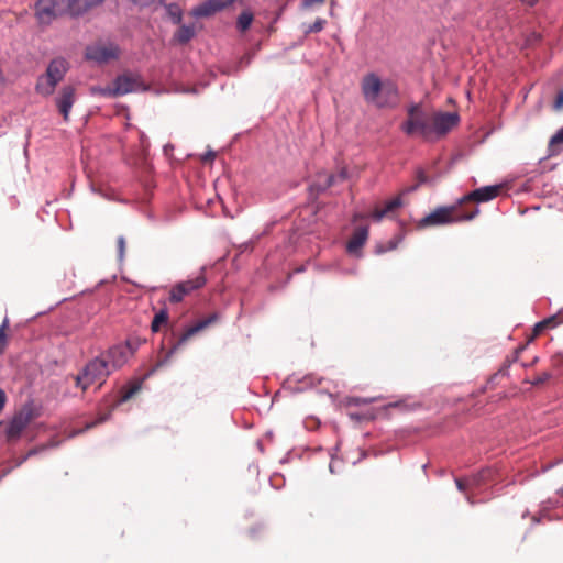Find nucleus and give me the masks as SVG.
<instances>
[{
  "instance_id": "b1692460",
  "label": "nucleus",
  "mask_w": 563,
  "mask_h": 563,
  "mask_svg": "<svg viewBox=\"0 0 563 563\" xmlns=\"http://www.w3.org/2000/svg\"><path fill=\"white\" fill-rule=\"evenodd\" d=\"M252 20H253V16L251 13H247V12L241 13L238 18V23H236L238 29L242 32L247 30L252 23Z\"/></svg>"
},
{
  "instance_id": "5701e85b",
  "label": "nucleus",
  "mask_w": 563,
  "mask_h": 563,
  "mask_svg": "<svg viewBox=\"0 0 563 563\" xmlns=\"http://www.w3.org/2000/svg\"><path fill=\"white\" fill-rule=\"evenodd\" d=\"M92 96H103V97H117L113 86L99 87L93 86L89 89Z\"/></svg>"
},
{
  "instance_id": "7c9ffc66",
  "label": "nucleus",
  "mask_w": 563,
  "mask_h": 563,
  "mask_svg": "<svg viewBox=\"0 0 563 563\" xmlns=\"http://www.w3.org/2000/svg\"><path fill=\"white\" fill-rule=\"evenodd\" d=\"M563 143V126L556 131V133L551 137L549 146L552 151H554V146Z\"/></svg>"
},
{
  "instance_id": "c756f323",
  "label": "nucleus",
  "mask_w": 563,
  "mask_h": 563,
  "mask_svg": "<svg viewBox=\"0 0 563 563\" xmlns=\"http://www.w3.org/2000/svg\"><path fill=\"white\" fill-rule=\"evenodd\" d=\"M563 143V126L556 131V133L551 137L549 146L552 151H554V146Z\"/></svg>"
},
{
  "instance_id": "2eb2a0df",
  "label": "nucleus",
  "mask_w": 563,
  "mask_h": 563,
  "mask_svg": "<svg viewBox=\"0 0 563 563\" xmlns=\"http://www.w3.org/2000/svg\"><path fill=\"white\" fill-rule=\"evenodd\" d=\"M113 87L117 96H122L143 89L142 84L137 80V78L128 75L117 77L113 82Z\"/></svg>"
},
{
  "instance_id": "2f4dec72",
  "label": "nucleus",
  "mask_w": 563,
  "mask_h": 563,
  "mask_svg": "<svg viewBox=\"0 0 563 563\" xmlns=\"http://www.w3.org/2000/svg\"><path fill=\"white\" fill-rule=\"evenodd\" d=\"M563 143V126L556 131V133L551 137L549 146L552 151H554V146Z\"/></svg>"
},
{
  "instance_id": "bb28decb",
  "label": "nucleus",
  "mask_w": 563,
  "mask_h": 563,
  "mask_svg": "<svg viewBox=\"0 0 563 563\" xmlns=\"http://www.w3.org/2000/svg\"><path fill=\"white\" fill-rule=\"evenodd\" d=\"M321 382V379L319 378H316L314 376L312 375H308V376H305L302 378V380H299V383L301 384L300 387H298V390H303L308 387H313L316 385H318L319 383Z\"/></svg>"
},
{
  "instance_id": "f704fd0d",
  "label": "nucleus",
  "mask_w": 563,
  "mask_h": 563,
  "mask_svg": "<svg viewBox=\"0 0 563 563\" xmlns=\"http://www.w3.org/2000/svg\"><path fill=\"white\" fill-rule=\"evenodd\" d=\"M550 378H551V373L543 372V373L539 374L536 378H533L531 380V384L532 385H540V384L545 383Z\"/></svg>"
},
{
  "instance_id": "6ab92c4d",
  "label": "nucleus",
  "mask_w": 563,
  "mask_h": 563,
  "mask_svg": "<svg viewBox=\"0 0 563 563\" xmlns=\"http://www.w3.org/2000/svg\"><path fill=\"white\" fill-rule=\"evenodd\" d=\"M323 177L324 178V181L321 183H314L313 185H311V188L318 192L320 191H324L327 190L329 187H331L332 185L335 184V181L340 178L342 180L346 179L347 177V173L345 169H342L339 175H328V174H324V173H320L319 174V178Z\"/></svg>"
},
{
  "instance_id": "72a5a7b5",
  "label": "nucleus",
  "mask_w": 563,
  "mask_h": 563,
  "mask_svg": "<svg viewBox=\"0 0 563 563\" xmlns=\"http://www.w3.org/2000/svg\"><path fill=\"white\" fill-rule=\"evenodd\" d=\"M554 322V318L544 319L534 325V334H539L545 327L551 325Z\"/></svg>"
},
{
  "instance_id": "a878e982",
  "label": "nucleus",
  "mask_w": 563,
  "mask_h": 563,
  "mask_svg": "<svg viewBox=\"0 0 563 563\" xmlns=\"http://www.w3.org/2000/svg\"><path fill=\"white\" fill-rule=\"evenodd\" d=\"M325 23L327 22L324 19L318 18L312 24L308 25L305 29V33H318L323 30Z\"/></svg>"
},
{
  "instance_id": "ddd939ff",
  "label": "nucleus",
  "mask_w": 563,
  "mask_h": 563,
  "mask_svg": "<svg viewBox=\"0 0 563 563\" xmlns=\"http://www.w3.org/2000/svg\"><path fill=\"white\" fill-rule=\"evenodd\" d=\"M233 0H207L192 10L197 18H206L229 7Z\"/></svg>"
},
{
  "instance_id": "9b49d317",
  "label": "nucleus",
  "mask_w": 563,
  "mask_h": 563,
  "mask_svg": "<svg viewBox=\"0 0 563 563\" xmlns=\"http://www.w3.org/2000/svg\"><path fill=\"white\" fill-rule=\"evenodd\" d=\"M76 101V89L71 85L62 87L58 95L55 98L56 107L59 113L63 115L65 122L69 121V114L71 108Z\"/></svg>"
},
{
  "instance_id": "58836bf2",
  "label": "nucleus",
  "mask_w": 563,
  "mask_h": 563,
  "mask_svg": "<svg viewBox=\"0 0 563 563\" xmlns=\"http://www.w3.org/2000/svg\"><path fill=\"white\" fill-rule=\"evenodd\" d=\"M554 108L556 110H560L563 108V91H560L556 96V99H555V102H554Z\"/></svg>"
},
{
  "instance_id": "423d86ee",
  "label": "nucleus",
  "mask_w": 563,
  "mask_h": 563,
  "mask_svg": "<svg viewBox=\"0 0 563 563\" xmlns=\"http://www.w3.org/2000/svg\"><path fill=\"white\" fill-rule=\"evenodd\" d=\"M478 208L464 216H455L454 207H440L419 221V227L442 225L461 220H472L478 213Z\"/></svg>"
},
{
  "instance_id": "4be33fe9",
  "label": "nucleus",
  "mask_w": 563,
  "mask_h": 563,
  "mask_svg": "<svg viewBox=\"0 0 563 563\" xmlns=\"http://www.w3.org/2000/svg\"><path fill=\"white\" fill-rule=\"evenodd\" d=\"M168 320V312L165 309H162L157 312L152 321L151 329L153 332H157L163 323H166Z\"/></svg>"
},
{
  "instance_id": "393cba45",
  "label": "nucleus",
  "mask_w": 563,
  "mask_h": 563,
  "mask_svg": "<svg viewBox=\"0 0 563 563\" xmlns=\"http://www.w3.org/2000/svg\"><path fill=\"white\" fill-rule=\"evenodd\" d=\"M8 327H9V321L5 318L2 322V324L0 325V355L4 352V350L7 347L8 340H7L5 330L8 329Z\"/></svg>"
},
{
  "instance_id": "9d476101",
  "label": "nucleus",
  "mask_w": 563,
  "mask_h": 563,
  "mask_svg": "<svg viewBox=\"0 0 563 563\" xmlns=\"http://www.w3.org/2000/svg\"><path fill=\"white\" fill-rule=\"evenodd\" d=\"M206 282L203 273H200L195 278L176 284L170 290L169 300L172 302H180L185 296L201 288Z\"/></svg>"
},
{
  "instance_id": "aec40b11",
  "label": "nucleus",
  "mask_w": 563,
  "mask_h": 563,
  "mask_svg": "<svg viewBox=\"0 0 563 563\" xmlns=\"http://www.w3.org/2000/svg\"><path fill=\"white\" fill-rule=\"evenodd\" d=\"M104 0H70L75 15H82L93 7L101 4Z\"/></svg>"
},
{
  "instance_id": "f3484780",
  "label": "nucleus",
  "mask_w": 563,
  "mask_h": 563,
  "mask_svg": "<svg viewBox=\"0 0 563 563\" xmlns=\"http://www.w3.org/2000/svg\"><path fill=\"white\" fill-rule=\"evenodd\" d=\"M368 238V228L360 227L355 230L352 238L347 242L346 250L350 254L360 256V251Z\"/></svg>"
},
{
  "instance_id": "ea45409f",
  "label": "nucleus",
  "mask_w": 563,
  "mask_h": 563,
  "mask_svg": "<svg viewBox=\"0 0 563 563\" xmlns=\"http://www.w3.org/2000/svg\"><path fill=\"white\" fill-rule=\"evenodd\" d=\"M374 399H368V398H356L354 399V404L356 405H366V404H369L372 402Z\"/></svg>"
},
{
  "instance_id": "49530a36",
  "label": "nucleus",
  "mask_w": 563,
  "mask_h": 563,
  "mask_svg": "<svg viewBox=\"0 0 563 563\" xmlns=\"http://www.w3.org/2000/svg\"><path fill=\"white\" fill-rule=\"evenodd\" d=\"M558 494L563 497V486L558 490Z\"/></svg>"
},
{
  "instance_id": "dca6fc26",
  "label": "nucleus",
  "mask_w": 563,
  "mask_h": 563,
  "mask_svg": "<svg viewBox=\"0 0 563 563\" xmlns=\"http://www.w3.org/2000/svg\"><path fill=\"white\" fill-rule=\"evenodd\" d=\"M500 189H501L500 185L481 187V188L473 190L468 195H466L462 199V201H464V200H474L477 202L490 201L498 196Z\"/></svg>"
},
{
  "instance_id": "cd10ccee",
  "label": "nucleus",
  "mask_w": 563,
  "mask_h": 563,
  "mask_svg": "<svg viewBox=\"0 0 563 563\" xmlns=\"http://www.w3.org/2000/svg\"><path fill=\"white\" fill-rule=\"evenodd\" d=\"M140 389V385H133L126 389L123 390L122 396L119 400V404L128 401L130 398H132Z\"/></svg>"
},
{
  "instance_id": "39448f33",
  "label": "nucleus",
  "mask_w": 563,
  "mask_h": 563,
  "mask_svg": "<svg viewBox=\"0 0 563 563\" xmlns=\"http://www.w3.org/2000/svg\"><path fill=\"white\" fill-rule=\"evenodd\" d=\"M431 114L426 113L419 104L408 109V119L402 122L401 130L408 136L419 135L431 141Z\"/></svg>"
},
{
  "instance_id": "0eeeda50",
  "label": "nucleus",
  "mask_w": 563,
  "mask_h": 563,
  "mask_svg": "<svg viewBox=\"0 0 563 563\" xmlns=\"http://www.w3.org/2000/svg\"><path fill=\"white\" fill-rule=\"evenodd\" d=\"M431 141L448 134L460 122L456 112H434L431 114Z\"/></svg>"
},
{
  "instance_id": "a211bd4d",
  "label": "nucleus",
  "mask_w": 563,
  "mask_h": 563,
  "mask_svg": "<svg viewBox=\"0 0 563 563\" xmlns=\"http://www.w3.org/2000/svg\"><path fill=\"white\" fill-rule=\"evenodd\" d=\"M492 475L490 470H483L476 475L467 477L465 479L456 478L455 484L460 492H464L468 487H476L481 485L483 482L487 481Z\"/></svg>"
},
{
  "instance_id": "37998d69",
  "label": "nucleus",
  "mask_w": 563,
  "mask_h": 563,
  "mask_svg": "<svg viewBox=\"0 0 563 563\" xmlns=\"http://www.w3.org/2000/svg\"><path fill=\"white\" fill-rule=\"evenodd\" d=\"M538 0H521L522 3L527 4V5H534L537 3Z\"/></svg>"
},
{
  "instance_id": "6e6552de",
  "label": "nucleus",
  "mask_w": 563,
  "mask_h": 563,
  "mask_svg": "<svg viewBox=\"0 0 563 563\" xmlns=\"http://www.w3.org/2000/svg\"><path fill=\"white\" fill-rule=\"evenodd\" d=\"M132 354L133 351L130 344L125 343L110 347L108 351L101 353L100 356L106 361V364L112 373L126 364Z\"/></svg>"
},
{
  "instance_id": "4c0bfd02",
  "label": "nucleus",
  "mask_w": 563,
  "mask_h": 563,
  "mask_svg": "<svg viewBox=\"0 0 563 563\" xmlns=\"http://www.w3.org/2000/svg\"><path fill=\"white\" fill-rule=\"evenodd\" d=\"M388 214L387 213V210H385L384 208L383 209H377L375 210L373 213H372V218L376 221V222H379L383 220V218Z\"/></svg>"
},
{
  "instance_id": "473e14b6",
  "label": "nucleus",
  "mask_w": 563,
  "mask_h": 563,
  "mask_svg": "<svg viewBox=\"0 0 563 563\" xmlns=\"http://www.w3.org/2000/svg\"><path fill=\"white\" fill-rule=\"evenodd\" d=\"M402 205L401 198L396 197L394 199H390L385 203L384 209L387 210V213L394 211L395 209L399 208Z\"/></svg>"
},
{
  "instance_id": "e433bc0d",
  "label": "nucleus",
  "mask_w": 563,
  "mask_h": 563,
  "mask_svg": "<svg viewBox=\"0 0 563 563\" xmlns=\"http://www.w3.org/2000/svg\"><path fill=\"white\" fill-rule=\"evenodd\" d=\"M118 255H119V260L122 261L123 257H124V252H125V239L124 236H119L118 238Z\"/></svg>"
},
{
  "instance_id": "412c9836",
  "label": "nucleus",
  "mask_w": 563,
  "mask_h": 563,
  "mask_svg": "<svg viewBox=\"0 0 563 563\" xmlns=\"http://www.w3.org/2000/svg\"><path fill=\"white\" fill-rule=\"evenodd\" d=\"M196 34L194 25H181L174 35V40L179 44L188 43Z\"/></svg>"
},
{
  "instance_id": "7ed1b4c3",
  "label": "nucleus",
  "mask_w": 563,
  "mask_h": 563,
  "mask_svg": "<svg viewBox=\"0 0 563 563\" xmlns=\"http://www.w3.org/2000/svg\"><path fill=\"white\" fill-rule=\"evenodd\" d=\"M68 69L69 63L64 57H56L52 59L45 74L38 76L35 85V91L43 97L52 96L56 86L66 76Z\"/></svg>"
},
{
  "instance_id": "1a4fd4ad",
  "label": "nucleus",
  "mask_w": 563,
  "mask_h": 563,
  "mask_svg": "<svg viewBox=\"0 0 563 563\" xmlns=\"http://www.w3.org/2000/svg\"><path fill=\"white\" fill-rule=\"evenodd\" d=\"M219 318L220 316L217 312H214L187 328L184 331V333L179 336L177 342L172 346V349L167 353V357H170L174 353H176L191 336L207 329L211 324L216 323L219 320Z\"/></svg>"
},
{
  "instance_id": "c85d7f7f",
  "label": "nucleus",
  "mask_w": 563,
  "mask_h": 563,
  "mask_svg": "<svg viewBox=\"0 0 563 563\" xmlns=\"http://www.w3.org/2000/svg\"><path fill=\"white\" fill-rule=\"evenodd\" d=\"M167 12L175 23H179L181 20V11L177 4H169Z\"/></svg>"
},
{
  "instance_id": "f8f14e48",
  "label": "nucleus",
  "mask_w": 563,
  "mask_h": 563,
  "mask_svg": "<svg viewBox=\"0 0 563 563\" xmlns=\"http://www.w3.org/2000/svg\"><path fill=\"white\" fill-rule=\"evenodd\" d=\"M119 49L113 44H95L86 49V57L99 64L117 58Z\"/></svg>"
},
{
  "instance_id": "79ce46f5",
  "label": "nucleus",
  "mask_w": 563,
  "mask_h": 563,
  "mask_svg": "<svg viewBox=\"0 0 563 563\" xmlns=\"http://www.w3.org/2000/svg\"><path fill=\"white\" fill-rule=\"evenodd\" d=\"M104 420H106V418H104V417H102V418L98 419L97 421H93V422H91V423H88V424L86 426V429H90V428H92L93 426H96V424H98V423H100V422H102V421H104Z\"/></svg>"
},
{
  "instance_id": "f03ea898",
  "label": "nucleus",
  "mask_w": 563,
  "mask_h": 563,
  "mask_svg": "<svg viewBox=\"0 0 563 563\" xmlns=\"http://www.w3.org/2000/svg\"><path fill=\"white\" fill-rule=\"evenodd\" d=\"M66 14L76 16L70 0H37L34 4V16L41 27L49 26Z\"/></svg>"
},
{
  "instance_id": "a18cd8bd",
  "label": "nucleus",
  "mask_w": 563,
  "mask_h": 563,
  "mask_svg": "<svg viewBox=\"0 0 563 563\" xmlns=\"http://www.w3.org/2000/svg\"><path fill=\"white\" fill-rule=\"evenodd\" d=\"M329 468H330V472H331V473H334V464H333V462H332V463H330Z\"/></svg>"
},
{
  "instance_id": "c9c22d12",
  "label": "nucleus",
  "mask_w": 563,
  "mask_h": 563,
  "mask_svg": "<svg viewBox=\"0 0 563 563\" xmlns=\"http://www.w3.org/2000/svg\"><path fill=\"white\" fill-rule=\"evenodd\" d=\"M418 180H419L418 185H415L412 187L407 188L406 190H404V194H408V192L415 191L420 184L427 183V176L424 175V173L422 170L418 172Z\"/></svg>"
},
{
  "instance_id": "c03bdc74",
  "label": "nucleus",
  "mask_w": 563,
  "mask_h": 563,
  "mask_svg": "<svg viewBox=\"0 0 563 563\" xmlns=\"http://www.w3.org/2000/svg\"><path fill=\"white\" fill-rule=\"evenodd\" d=\"M214 154L212 152L206 154V156L203 157V159H207V158H213Z\"/></svg>"
},
{
  "instance_id": "a19ab883",
  "label": "nucleus",
  "mask_w": 563,
  "mask_h": 563,
  "mask_svg": "<svg viewBox=\"0 0 563 563\" xmlns=\"http://www.w3.org/2000/svg\"><path fill=\"white\" fill-rule=\"evenodd\" d=\"M324 0H303V5L309 8L317 3H322Z\"/></svg>"
},
{
  "instance_id": "f257e3e1",
  "label": "nucleus",
  "mask_w": 563,
  "mask_h": 563,
  "mask_svg": "<svg viewBox=\"0 0 563 563\" xmlns=\"http://www.w3.org/2000/svg\"><path fill=\"white\" fill-rule=\"evenodd\" d=\"M364 100L377 108H393L398 103L399 91L390 79H380L376 74L365 75L361 82Z\"/></svg>"
},
{
  "instance_id": "4468645a",
  "label": "nucleus",
  "mask_w": 563,
  "mask_h": 563,
  "mask_svg": "<svg viewBox=\"0 0 563 563\" xmlns=\"http://www.w3.org/2000/svg\"><path fill=\"white\" fill-rule=\"evenodd\" d=\"M30 422L27 415H15L7 424L5 437L8 441H13L20 438Z\"/></svg>"
},
{
  "instance_id": "20e7f679",
  "label": "nucleus",
  "mask_w": 563,
  "mask_h": 563,
  "mask_svg": "<svg viewBox=\"0 0 563 563\" xmlns=\"http://www.w3.org/2000/svg\"><path fill=\"white\" fill-rule=\"evenodd\" d=\"M110 374L111 371L106 364V361L98 355L90 360L78 375H76L75 384L76 387L85 391L93 384H98V387L102 386Z\"/></svg>"
}]
</instances>
